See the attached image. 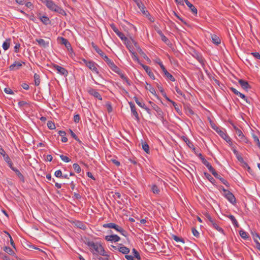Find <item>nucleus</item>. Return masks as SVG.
Wrapping results in <instances>:
<instances>
[{
	"label": "nucleus",
	"mask_w": 260,
	"mask_h": 260,
	"mask_svg": "<svg viewBox=\"0 0 260 260\" xmlns=\"http://www.w3.org/2000/svg\"><path fill=\"white\" fill-rule=\"evenodd\" d=\"M85 244L89 247L90 251L94 257H98V255H106V251L101 243H95L88 240L85 242Z\"/></svg>",
	"instance_id": "1"
},
{
	"label": "nucleus",
	"mask_w": 260,
	"mask_h": 260,
	"mask_svg": "<svg viewBox=\"0 0 260 260\" xmlns=\"http://www.w3.org/2000/svg\"><path fill=\"white\" fill-rule=\"evenodd\" d=\"M91 46L96 51V52L102 57V58L105 60V61L107 63V64L112 70H115L117 69L115 67V64L114 63V62L109 59L108 56L106 55L105 53L102 51V50H101L96 45H95L93 42H92Z\"/></svg>",
	"instance_id": "2"
},
{
	"label": "nucleus",
	"mask_w": 260,
	"mask_h": 260,
	"mask_svg": "<svg viewBox=\"0 0 260 260\" xmlns=\"http://www.w3.org/2000/svg\"><path fill=\"white\" fill-rule=\"evenodd\" d=\"M50 10L52 11H54L62 15H66V13L64 10H63L61 8L58 6L57 5L55 4V3L52 0H50L48 1V3L46 6Z\"/></svg>",
	"instance_id": "3"
},
{
	"label": "nucleus",
	"mask_w": 260,
	"mask_h": 260,
	"mask_svg": "<svg viewBox=\"0 0 260 260\" xmlns=\"http://www.w3.org/2000/svg\"><path fill=\"white\" fill-rule=\"evenodd\" d=\"M83 61L90 70L96 73L97 75H100V73L98 69V66L95 62L93 61H87L85 59H83Z\"/></svg>",
	"instance_id": "4"
},
{
	"label": "nucleus",
	"mask_w": 260,
	"mask_h": 260,
	"mask_svg": "<svg viewBox=\"0 0 260 260\" xmlns=\"http://www.w3.org/2000/svg\"><path fill=\"white\" fill-rule=\"evenodd\" d=\"M234 128L235 130L236 134L238 137V140L242 142L248 144L249 143V140L248 139L243 135L242 131L239 129L237 126H234Z\"/></svg>",
	"instance_id": "5"
},
{
	"label": "nucleus",
	"mask_w": 260,
	"mask_h": 260,
	"mask_svg": "<svg viewBox=\"0 0 260 260\" xmlns=\"http://www.w3.org/2000/svg\"><path fill=\"white\" fill-rule=\"evenodd\" d=\"M192 55L201 64L203 68H205L206 60L203 57L202 55L197 51L193 50Z\"/></svg>",
	"instance_id": "6"
},
{
	"label": "nucleus",
	"mask_w": 260,
	"mask_h": 260,
	"mask_svg": "<svg viewBox=\"0 0 260 260\" xmlns=\"http://www.w3.org/2000/svg\"><path fill=\"white\" fill-rule=\"evenodd\" d=\"M157 63L159 65L162 71H163L165 75L171 81H175V79L174 77L167 71L165 66L162 64V62L159 60V61L157 62Z\"/></svg>",
	"instance_id": "7"
},
{
	"label": "nucleus",
	"mask_w": 260,
	"mask_h": 260,
	"mask_svg": "<svg viewBox=\"0 0 260 260\" xmlns=\"http://www.w3.org/2000/svg\"><path fill=\"white\" fill-rule=\"evenodd\" d=\"M52 67L57 71V73L61 75L67 77L68 75V71L64 68L61 67L56 64H52Z\"/></svg>",
	"instance_id": "8"
},
{
	"label": "nucleus",
	"mask_w": 260,
	"mask_h": 260,
	"mask_svg": "<svg viewBox=\"0 0 260 260\" xmlns=\"http://www.w3.org/2000/svg\"><path fill=\"white\" fill-rule=\"evenodd\" d=\"M149 103L151 105L153 109L156 112L158 117L161 119H164V112L162 110L154 103L150 101Z\"/></svg>",
	"instance_id": "9"
},
{
	"label": "nucleus",
	"mask_w": 260,
	"mask_h": 260,
	"mask_svg": "<svg viewBox=\"0 0 260 260\" xmlns=\"http://www.w3.org/2000/svg\"><path fill=\"white\" fill-rule=\"evenodd\" d=\"M136 4L139 8L140 9L142 13L146 16H150V14L146 10L144 5L141 1H136Z\"/></svg>",
	"instance_id": "10"
},
{
	"label": "nucleus",
	"mask_w": 260,
	"mask_h": 260,
	"mask_svg": "<svg viewBox=\"0 0 260 260\" xmlns=\"http://www.w3.org/2000/svg\"><path fill=\"white\" fill-rule=\"evenodd\" d=\"M230 89L234 94L243 99L247 103H250V100L246 98V96L244 94L238 91L236 89H235L234 87H231Z\"/></svg>",
	"instance_id": "11"
},
{
	"label": "nucleus",
	"mask_w": 260,
	"mask_h": 260,
	"mask_svg": "<svg viewBox=\"0 0 260 260\" xmlns=\"http://www.w3.org/2000/svg\"><path fill=\"white\" fill-rule=\"evenodd\" d=\"M128 103L131 107L132 113L135 117L136 120L137 121H139L140 117L139 116V114L136 110V108L135 104L131 102H129Z\"/></svg>",
	"instance_id": "12"
},
{
	"label": "nucleus",
	"mask_w": 260,
	"mask_h": 260,
	"mask_svg": "<svg viewBox=\"0 0 260 260\" xmlns=\"http://www.w3.org/2000/svg\"><path fill=\"white\" fill-rule=\"evenodd\" d=\"M105 239L107 241H110L111 242H118L120 240V238L117 236V235H111L106 236L105 237Z\"/></svg>",
	"instance_id": "13"
},
{
	"label": "nucleus",
	"mask_w": 260,
	"mask_h": 260,
	"mask_svg": "<svg viewBox=\"0 0 260 260\" xmlns=\"http://www.w3.org/2000/svg\"><path fill=\"white\" fill-rule=\"evenodd\" d=\"M88 93L99 100H102V98L100 93L95 89L90 88L88 90Z\"/></svg>",
	"instance_id": "14"
},
{
	"label": "nucleus",
	"mask_w": 260,
	"mask_h": 260,
	"mask_svg": "<svg viewBox=\"0 0 260 260\" xmlns=\"http://www.w3.org/2000/svg\"><path fill=\"white\" fill-rule=\"evenodd\" d=\"M224 197L232 204H235L236 203V198L231 192L229 191L224 194Z\"/></svg>",
	"instance_id": "15"
},
{
	"label": "nucleus",
	"mask_w": 260,
	"mask_h": 260,
	"mask_svg": "<svg viewBox=\"0 0 260 260\" xmlns=\"http://www.w3.org/2000/svg\"><path fill=\"white\" fill-rule=\"evenodd\" d=\"M219 135L222 137L230 146L232 145V142L231 138L227 135L223 131H219Z\"/></svg>",
	"instance_id": "16"
},
{
	"label": "nucleus",
	"mask_w": 260,
	"mask_h": 260,
	"mask_svg": "<svg viewBox=\"0 0 260 260\" xmlns=\"http://www.w3.org/2000/svg\"><path fill=\"white\" fill-rule=\"evenodd\" d=\"M238 82L240 86H241V87L246 91H247L248 89H250L251 88L248 82L245 80L239 79Z\"/></svg>",
	"instance_id": "17"
},
{
	"label": "nucleus",
	"mask_w": 260,
	"mask_h": 260,
	"mask_svg": "<svg viewBox=\"0 0 260 260\" xmlns=\"http://www.w3.org/2000/svg\"><path fill=\"white\" fill-rule=\"evenodd\" d=\"M202 163L208 169L209 171L212 174L215 171V170L212 166L211 164L208 162L205 158H202Z\"/></svg>",
	"instance_id": "18"
},
{
	"label": "nucleus",
	"mask_w": 260,
	"mask_h": 260,
	"mask_svg": "<svg viewBox=\"0 0 260 260\" xmlns=\"http://www.w3.org/2000/svg\"><path fill=\"white\" fill-rule=\"evenodd\" d=\"M212 175L217 179H219L221 182L225 185L226 186H229V183L228 182L224 179L223 178H222L220 175L218 174L216 171L213 172Z\"/></svg>",
	"instance_id": "19"
},
{
	"label": "nucleus",
	"mask_w": 260,
	"mask_h": 260,
	"mask_svg": "<svg viewBox=\"0 0 260 260\" xmlns=\"http://www.w3.org/2000/svg\"><path fill=\"white\" fill-rule=\"evenodd\" d=\"M184 2L186 5L188 7L192 14H193L194 15H197L198 13L197 9L188 0H184Z\"/></svg>",
	"instance_id": "20"
},
{
	"label": "nucleus",
	"mask_w": 260,
	"mask_h": 260,
	"mask_svg": "<svg viewBox=\"0 0 260 260\" xmlns=\"http://www.w3.org/2000/svg\"><path fill=\"white\" fill-rule=\"evenodd\" d=\"M143 68L145 70V71L146 72V73L148 74V75L149 76V77L152 79H155V76L154 74L151 72V70L149 67L144 65L143 64H141Z\"/></svg>",
	"instance_id": "21"
},
{
	"label": "nucleus",
	"mask_w": 260,
	"mask_h": 260,
	"mask_svg": "<svg viewBox=\"0 0 260 260\" xmlns=\"http://www.w3.org/2000/svg\"><path fill=\"white\" fill-rule=\"evenodd\" d=\"M61 44L64 45L68 49L69 51H70V50H71L72 51H73L71 45L67 39L61 37Z\"/></svg>",
	"instance_id": "22"
},
{
	"label": "nucleus",
	"mask_w": 260,
	"mask_h": 260,
	"mask_svg": "<svg viewBox=\"0 0 260 260\" xmlns=\"http://www.w3.org/2000/svg\"><path fill=\"white\" fill-rule=\"evenodd\" d=\"M21 66V63L15 61L9 67V69L10 71H14L19 69Z\"/></svg>",
	"instance_id": "23"
},
{
	"label": "nucleus",
	"mask_w": 260,
	"mask_h": 260,
	"mask_svg": "<svg viewBox=\"0 0 260 260\" xmlns=\"http://www.w3.org/2000/svg\"><path fill=\"white\" fill-rule=\"evenodd\" d=\"M181 139L184 142L186 143V144L190 148L195 149V148L192 143L186 136H182L181 137Z\"/></svg>",
	"instance_id": "24"
},
{
	"label": "nucleus",
	"mask_w": 260,
	"mask_h": 260,
	"mask_svg": "<svg viewBox=\"0 0 260 260\" xmlns=\"http://www.w3.org/2000/svg\"><path fill=\"white\" fill-rule=\"evenodd\" d=\"M117 232H119L122 235L126 237L127 235V232L124 230L121 226L115 224V228H113Z\"/></svg>",
	"instance_id": "25"
},
{
	"label": "nucleus",
	"mask_w": 260,
	"mask_h": 260,
	"mask_svg": "<svg viewBox=\"0 0 260 260\" xmlns=\"http://www.w3.org/2000/svg\"><path fill=\"white\" fill-rule=\"evenodd\" d=\"M36 42H38V44L42 47L46 48L49 46V42H46L43 39H37L36 40Z\"/></svg>",
	"instance_id": "26"
},
{
	"label": "nucleus",
	"mask_w": 260,
	"mask_h": 260,
	"mask_svg": "<svg viewBox=\"0 0 260 260\" xmlns=\"http://www.w3.org/2000/svg\"><path fill=\"white\" fill-rule=\"evenodd\" d=\"M75 225L77 228L83 230H85L87 229L86 225L84 222L80 221H76Z\"/></svg>",
	"instance_id": "27"
},
{
	"label": "nucleus",
	"mask_w": 260,
	"mask_h": 260,
	"mask_svg": "<svg viewBox=\"0 0 260 260\" xmlns=\"http://www.w3.org/2000/svg\"><path fill=\"white\" fill-rule=\"evenodd\" d=\"M211 39L213 43L216 45H218L221 42V40L219 37L215 34L211 35Z\"/></svg>",
	"instance_id": "28"
},
{
	"label": "nucleus",
	"mask_w": 260,
	"mask_h": 260,
	"mask_svg": "<svg viewBox=\"0 0 260 260\" xmlns=\"http://www.w3.org/2000/svg\"><path fill=\"white\" fill-rule=\"evenodd\" d=\"M121 246H120L118 249L119 252H121L123 254H127L129 252V249L128 248L122 246V244H120Z\"/></svg>",
	"instance_id": "29"
},
{
	"label": "nucleus",
	"mask_w": 260,
	"mask_h": 260,
	"mask_svg": "<svg viewBox=\"0 0 260 260\" xmlns=\"http://www.w3.org/2000/svg\"><path fill=\"white\" fill-rule=\"evenodd\" d=\"M210 226H212L215 229H216L218 232L224 234L223 230L220 228L218 223L216 222H214L212 224L210 225Z\"/></svg>",
	"instance_id": "30"
},
{
	"label": "nucleus",
	"mask_w": 260,
	"mask_h": 260,
	"mask_svg": "<svg viewBox=\"0 0 260 260\" xmlns=\"http://www.w3.org/2000/svg\"><path fill=\"white\" fill-rule=\"evenodd\" d=\"M13 171L16 173L18 178L22 182H25L24 177L17 169L15 168V169H13Z\"/></svg>",
	"instance_id": "31"
},
{
	"label": "nucleus",
	"mask_w": 260,
	"mask_h": 260,
	"mask_svg": "<svg viewBox=\"0 0 260 260\" xmlns=\"http://www.w3.org/2000/svg\"><path fill=\"white\" fill-rule=\"evenodd\" d=\"M115 67L117 69V70H112L113 71H114V72L117 73L120 77L123 80H124V79H126V77L125 76V75L122 73L121 70L117 66L115 65Z\"/></svg>",
	"instance_id": "32"
},
{
	"label": "nucleus",
	"mask_w": 260,
	"mask_h": 260,
	"mask_svg": "<svg viewBox=\"0 0 260 260\" xmlns=\"http://www.w3.org/2000/svg\"><path fill=\"white\" fill-rule=\"evenodd\" d=\"M11 39L9 38L6 40V41L3 43L2 47L5 50H8L10 45Z\"/></svg>",
	"instance_id": "33"
},
{
	"label": "nucleus",
	"mask_w": 260,
	"mask_h": 260,
	"mask_svg": "<svg viewBox=\"0 0 260 260\" xmlns=\"http://www.w3.org/2000/svg\"><path fill=\"white\" fill-rule=\"evenodd\" d=\"M58 134L61 137V141L62 142H67L68 138L66 137V133L63 131H59Z\"/></svg>",
	"instance_id": "34"
},
{
	"label": "nucleus",
	"mask_w": 260,
	"mask_h": 260,
	"mask_svg": "<svg viewBox=\"0 0 260 260\" xmlns=\"http://www.w3.org/2000/svg\"><path fill=\"white\" fill-rule=\"evenodd\" d=\"M228 217L231 219L233 224L235 227H239L238 222L237 221L235 217H234V216H233V215H229Z\"/></svg>",
	"instance_id": "35"
},
{
	"label": "nucleus",
	"mask_w": 260,
	"mask_h": 260,
	"mask_svg": "<svg viewBox=\"0 0 260 260\" xmlns=\"http://www.w3.org/2000/svg\"><path fill=\"white\" fill-rule=\"evenodd\" d=\"M147 84L148 86L146 87V89L158 98V96L156 93L155 89L153 87H152V86L150 84H148V83H147Z\"/></svg>",
	"instance_id": "36"
},
{
	"label": "nucleus",
	"mask_w": 260,
	"mask_h": 260,
	"mask_svg": "<svg viewBox=\"0 0 260 260\" xmlns=\"http://www.w3.org/2000/svg\"><path fill=\"white\" fill-rule=\"evenodd\" d=\"M158 88L160 92H161L162 96L168 101H171V100L167 96L164 89L163 88L160 86H158Z\"/></svg>",
	"instance_id": "37"
},
{
	"label": "nucleus",
	"mask_w": 260,
	"mask_h": 260,
	"mask_svg": "<svg viewBox=\"0 0 260 260\" xmlns=\"http://www.w3.org/2000/svg\"><path fill=\"white\" fill-rule=\"evenodd\" d=\"M204 175L206 177V178L210 181L212 183L214 184L215 182V180L214 179V178L208 173L205 172Z\"/></svg>",
	"instance_id": "38"
},
{
	"label": "nucleus",
	"mask_w": 260,
	"mask_h": 260,
	"mask_svg": "<svg viewBox=\"0 0 260 260\" xmlns=\"http://www.w3.org/2000/svg\"><path fill=\"white\" fill-rule=\"evenodd\" d=\"M124 42L129 52H131L133 51V45L131 41L127 39V41H124Z\"/></svg>",
	"instance_id": "39"
},
{
	"label": "nucleus",
	"mask_w": 260,
	"mask_h": 260,
	"mask_svg": "<svg viewBox=\"0 0 260 260\" xmlns=\"http://www.w3.org/2000/svg\"><path fill=\"white\" fill-rule=\"evenodd\" d=\"M35 85L39 86L40 83V76L39 74L35 73L34 75Z\"/></svg>",
	"instance_id": "40"
},
{
	"label": "nucleus",
	"mask_w": 260,
	"mask_h": 260,
	"mask_svg": "<svg viewBox=\"0 0 260 260\" xmlns=\"http://www.w3.org/2000/svg\"><path fill=\"white\" fill-rule=\"evenodd\" d=\"M172 238L177 242H182V243H185V241L183 238H180L176 235H172Z\"/></svg>",
	"instance_id": "41"
},
{
	"label": "nucleus",
	"mask_w": 260,
	"mask_h": 260,
	"mask_svg": "<svg viewBox=\"0 0 260 260\" xmlns=\"http://www.w3.org/2000/svg\"><path fill=\"white\" fill-rule=\"evenodd\" d=\"M142 148L144 151L147 154L150 153L149 146L146 142L142 143Z\"/></svg>",
	"instance_id": "42"
},
{
	"label": "nucleus",
	"mask_w": 260,
	"mask_h": 260,
	"mask_svg": "<svg viewBox=\"0 0 260 260\" xmlns=\"http://www.w3.org/2000/svg\"><path fill=\"white\" fill-rule=\"evenodd\" d=\"M139 52L147 61H150V58L146 55V54L142 51L140 48H139Z\"/></svg>",
	"instance_id": "43"
},
{
	"label": "nucleus",
	"mask_w": 260,
	"mask_h": 260,
	"mask_svg": "<svg viewBox=\"0 0 260 260\" xmlns=\"http://www.w3.org/2000/svg\"><path fill=\"white\" fill-rule=\"evenodd\" d=\"M239 234H240V236L241 237V238H242L243 239H244L245 240H246L248 238V236L247 233L243 230H240L239 231Z\"/></svg>",
	"instance_id": "44"
},
{
	"label": "nucleus",
	"mask_w": 260,
	"mask_h": 260,
	"mask_svg": "<svg viewBox=\"0 0 260 260\" xmlns=\"http://www.w3.org/2000/svg\"><path fill=\"white\" fill-rule=\"evenodd\" d=\"M4 250L7 253L10 255H14L15 254L14 251L9 247L5 246L4 247Z\"/></svg>",
	"instance_id": "45"
},
{
	"label": "nucleus",
	"mask_w": 260,
	"mask_h": 260,
	"mask_svg": "<svg viewBox=\"0 0 260 260\" xmlns=\"http://www.w3.org/2000/svg\"><path fill=\"white\" fill-rule=\"evenodd\" d=\"M115 223L113 222H110L108 223H105L103 225V226L105 228H109V229H113L115 228Z\"/></svg>",
	"instance_id": "46"
},
{
	"label": "nucleus",
	"mask_w": 260,
	"mask_h": 260,
	"mask_svg": "<svg viewBox=\"0 0 260 260\" xmlns=\"http://www.w3.org/2000/svg\"><path fill=\"white\" fill-rule=\"evenodd\" d=\"M254 142L255 143L257 147L260 149V141L258 138L255 135H252Z\"/></svg>",
	"instance_id": "47"
},
{
	"label": "nucleus",
	"mask_w": 260,
	"mask_h": 260,
	"mask_svg": "<svg viewBox=\"0 0 260 260\" xmlns=\"http://www.w3.org/2000/svg\"><path fill=\"white\" fill-rule=\"evenodd\" d=\"M40 20L45 24H47L49 22V19L48 17H47L46 16H43L41 17H40Z\"/></svg>",
	"instance_id": "48"
},
{
	"label": "nucleus",
	"mask_w": 260,
	"mask_h": 260,
	"mask_svg": "<svg viewBox=\"0 0 260 260\" xmlns=\"http://www.w3.org/2000/svg\"><path fill=\"white\" fill-rule=\"evenodd\" d=\"M73 168L75 170V171L77 173H80L81 169L80 167L78 164L75 163L73 165Z\"/></svg>",
	"instance_id": "49"
},
{
	"label": "nucleus",
	"mask_w": 260,
	"mask_h": 260,
	"mask_svg": "<svg viewBox=\"0 0 260 260\" xmlns=\"http://www.w3.org/2000/svg\"><path fill=\"white\" fill-rule=\"evenodd\" d=\"M134 99L136 102V103H137V104L140 106V107L141 108H143L144 107V106L145 105V104L143 103V102H141L139 101L138 98H137L136 96H134Z\"/></svg>",
	"instance_id": "50"
},
{
	"label": "nucleus",
	"mask_w": 260,
	"mask_h": 260,
	"mask_svg": "<svg viewBox=\"0 0 260 260\" xmlns=\"http://www.w3.org/2000/svg\"><path fill=\"white\" fill-rule=\"evenodd\" d=\"M252 235L255 242L260 241V237L257 233L252 232Z\"/></svg>",
	"instance_id": "51"
},
{
	"label": "nucleus",
	"mask_w": 260,
	"mask_h": 260,
	"mask_svg": "<svg viewBox=\"0 0 260 260\" xmlns=\"http://www.w3.org/2000/svg\"><path fill=\"white\" fill-rule=\"evenodd\" d=\"M104 257H102V256H100L99 255H98V257H95L96 258H97L99 260H110L109 259V255H108V254H107V253L106 252V255H103Z\"/></svg>",
	"instance_id": "52"
},
{
	"label": "nucleus",
	"mask_w": 260,
	"mask_h": 260,
	"mask_svg": "<svg viewBox=\"0 0 260 260\" xmlns=\"http://www.w3.org/2000/svg\"><path fill=\"white\" fill-rule=\"evenodd\" d=\"M151 189L154 193L158 194L160 192L158 187L156 185H153Z\"/></svg>",
	"instance_id": "53"
},
{
	"label": "nucleus",
	"mask_w": 260,
	"mask_h": 260,
	"mask_svg": "<svg viewBox=\"0 0 260 260\" xmlns=\"http://www.w3.org/2000/svg\"><path fill=\"white\" fill-rule=\"evenodd\" d=\"M60 158L62 161L66 162H69L71 160V159L69 157L63 155H60Z\"/></svg>",
	"instance_id": "54"
},
{
	"label": "nucleus",
	"mask_w": 260,
	"mask_h": 260,
	"mask_svg": "<svg viewBox=\"0 0 260 260\" xmlns=\"http://www.w3.org/2000/svg\"><path fill=\"white\" fill-rule=\"evenodd\" d=\"M47 126L50 129H54L55 128L54 123L51 121H48L47 122Z\"/></svg>",
	"instance_id": "55"
},
{
	"label": "nucleus",
	"mask_w": 260,
	"mask_h": 260,
	"mask_svg": "<svg viewBox=\"0 0 260 260\" xmlns=\"http://www.w3.org/2000/svg\"><path fill=\"white\" fill-rule=\"evenodd\" d=\"M131 53H132V57L133 59L134 60L136 61L137 62L140 63V60H139L137 54L135 52H133V51H132Z\"/></svg>",
	"instance_id": "56"
},
{
	"label": "nucleus",
	"mask_w": 260,
	"mask_h": 260,
	"mask_svg": "<svg viewBox=\"0 0 260 260\" xmlns=\"http://www.w3.org/2000/svg\"><path fill=\"white\" fill-rule=\"evenodd\" d=\"M70 133L72 137L75 139L78 142L81 143V141L79 139L78 137L76 135V134L73 132V131L71 129H69Z\"/></svg>",
	"instance_id": "57"
},
{
	"label": "nucleus",
	"mask_w": 260,
	"mask_h": 260,
	"mask_svg": "<svg viewBox=\"0 0 260 260\" xmlns=\"http://www.w3.org/2000/svg\"><path fill=\"white\" fill-rule=\"evenodd\" d=\"M117 35L121 39V40L123 41H127V38L124 36V35L119 31L117 34Z\"/></svg>",
	"instance_id": "58"
},
{
	"label": "nucleus",
	"mask_w": 260,
	"mask_h": 260,
	"mask_svg": "<svg viewBox=\"0 0 260 260\" xmlns=\"http://www.w3.org/2000/svg\"><path fill=\"white\" fill-rule=\"evenodd\" d=\"M133 252L134 254V257H136L137 259L140 260L141 259V257H140V255L139 252L137 251V250L136 249H135V248H134L133 249Z\"/></svg>",
	"instance_id": "59"
},
{
	"label": "nucleus",
	"mask_w": 260,
	"mask_h": 260,
	"mask_svg": "<svg viewBox=\"0 0 260 260\" xmlns=\"http://www.w3.org/2000/svg\"><path fill=\"white\" fill-rule=\"evenodd\" d=\"M206 217H207V218L208 219V222H209L208 224L210 225L211 224H212L215 221V220L214 219L212 218L210 215H207L206 216Z\"/></svg>",
	"instance_id": "60"
},
{
	"label": "nucleus",
	"mask_w": 260,
	"mask_h": 260,
	"mask_svg": "<svg viewBox=\"0 0 260 260\" xmlns=\"http://www.w3.org/2000/svg\"><path fill=\"white\" fill-rule=\"evenodd\" d=\"M191 231L194 236H195L197 238L199 237L200 234L198 232V231L196 229V228H192L191 229Z\"/></svg>",
	"instance_id": "61"
},
{
	"label": "nucleus",
	"mask_w": 260,
	"mask_h": 260,
	"mask_svg": "<svg viewBox=\"0 0 260 260\" xmlns=\"http://www.w3.org/2000/svg\"><path fill=\"white\" fill-rule=\"evenodd\" d=\"M54 175L59 178H61L62 174L61 170H59L55 172Z\"/></svg>",
	"instance_id": "62"
},
{
	"label": "nucleus",
	"mask_w": 260,
	"mask_h": 260,
	"mask_svg": "<svg viewBox=\"0 0 260 260\" xmlns=\"http://www.w3.org/2000/svg\"><path fill=\"white\" fill-rule=\"evenodd\" d=\"M161 37V40L166 44L168 45L170 43L169 39L164 35Z\"/></svg>",
	"instance_id": "63"
},
{
	"label": "nucleus",
	"mask_w": 260,
	"mask_h": 260,
	"mask_svg": "<svg viewBox=\"0 0 260 260\" xmlns=\"http://www.w3.org/2000/svg\"><path fill=\"white\" fill-rule=\"evenodd\" d=\"M110 26H111V28L112 29V30L116 34V35L120 31L118 30V29L116 27L115 24H111L110 25Z\"/></svg>",
	"instance_id": "64"
}]
</instances>
